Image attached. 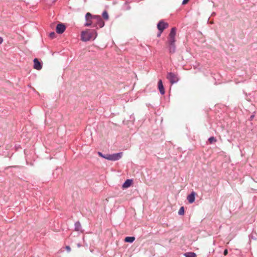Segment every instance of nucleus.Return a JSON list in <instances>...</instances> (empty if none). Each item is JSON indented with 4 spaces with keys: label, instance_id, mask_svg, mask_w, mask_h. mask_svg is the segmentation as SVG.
Listing matches in <instances>:
<instances>
[{
    "label": "nucleus",
    "instance_id": "20e7f679",
    "mask_svg": "<svg viewBox=\"0 0 257 257\" xmlns=\"http://www.w3.org/2000/svg\"><path fill=\"white\" fill-rule=\"evenodd\" d=\"M85 19L86 21V23L84 24L85 26H92L93 24L94 23V15L88 12L85 15Z\"/></svg>",
    "mask_w": 257,
    "mask_h": 257
},
{
    "label": "nucleus",
    "instance_id": "aec40b11",
    "mask_svg": "<svg viewBox=\"0 0 257 257\" xmlns=\"http://www.w3.org/2000/svg\"><path fill=\"white\" fill-rule=\"evenodd\" d=\"M56 37V34L54 32H52L49 34V37L54 39Z\"/></svg>",
    "mask_w": 257,
    "mask_h": 257
},
{
    "label": "nucleus",
    "instance_id": "2f4dec72",
    "mask_svg": "<svg viewBox=\"0 0 257 257\" xmlns=\"http://www.w3.org/2000/svg\"><path fill=\"white\" fill-rule=\"evenodd\" d=\"M216 15V13L215 12H213L211 14V16H215Z\"/></svg>",
    "mask_w": 257,
    "mask_h": 257
},
{
    "label": "nucleus",
    "instance_id": "6e6552de",
    "mask_svg": "<svg viewBox=\"0 0 257 257\" xmlns=\"http://www.w3.org/2000/svg\"><path fill=\"white\" fill-rule=\"evenodd\" d=\"M176 34V29L175 27L171 28L170 32L169 35L168 41H175V36Z\"/></svg>",
    "mask_w": 257,
    "mask_h": 257
},
{
    "label": "nucleus",
    "instance_id": "5701e85b",
    "mask_svg": "<svg viewBox=\"0 0 257 257\" xmlns=\"http://www.w3.org/2000/svg\"><path fill=\"white\" fill-rule=\"evenodd\" d=\"M255 235H256V234L251 233L249 235V238H251V239L255 240L256 239Z\"/></svg>",
    "mask_w": 257,
    "mask_h": 257
},
{
    "label": "nucleus",
    "instance_id": "393cba45",
    "mask_svg": "<svg viewBox=\"0 0 257 257\" xmlns=\"http://www.w3.org/2000/svg\"><path fill=\"white\" fill-rule=\"evenodd\" d=\"M98 155H99V156L102 157L103 158V157H104V154H102L101 152H98Z\"/></svg>",
    "mask_w": 257,
    "mask_h": 257
},
{
    "label": "nucleus",
    "instance_id": "423d86ee",
    "mask_svg": "<svg viewBox=\"0 0 257 257\" xmlns=\"http://www.w3.org/2000/svg\"><path fill=\"white\" fill-rule=\"evenodd\" d=\"M168 26V24L164 22L163 20L160 21L157 24V28L161 33H162Z\"/></svg>",
    "mask_w": 257,
    "mask_h": 257
},
{
    "label": "nucleus",
    "instance_id": "39448f33",
    "mask_svg": "<svg viewBox=\"0 0 257 257\" xmlns=\"http://www.w3.org/2000/svg\"><path fill=\"white\" fill-rule=\"evenodd\" d=\"M175 41H168V47L169 53L174 54L176 51Z\"/></svg>",
    "mask_w": 257,
    "mask_h": 257
},
{
    "label": "nucleus",
    "instance_id": "c85d7f7f",
    "mask_svg": "<svg viewBox=\"0 0 257 257\" xmlns=\"http://www.w3.org/2000/svg\"><path fill=\"white\" fill-rule=\"evenodd\" d=\"M162 33H161L160 31H159V33L157 34V37H159L161 36Z\"/></svg>",
    "mask_w": 257,
    "mask_h": 257
},
{
    "label": "nucleus",
    "instance_id": "72a5a7b5",
    "mask_svg": "<svg viewBox=\"0 0 257 257\" xmlns=\"http://www.w3.org/2000/svg\"><path fill=\"white\" fill-rule=\"evenodd\" d=\"M57 0H53V2L54 3Z\"/></svg>",
    "mask_w": 257,
    "mask_h": 257
},
{
    "label": "nucleus",
    "instance_id": "a211bd4d",
    "mask_svg": "<svg viewBox=\"0 0 257 257\" xmlns=\"http://www.w3.org/2000/svg\"><path fill=\"white\" fill-rule=\"evenodd\" d=\"M208 141L210 144H212L217 141L216 138L214 137H211L208 139Z\"/></svg>",
    "mask_w": 257,
    "mask_h": 257
},
{
    "label": "nucleus",
    "instance_id": "a878e982",
    "mask_svg": "<svg viewBox=\"0 0 257 257\" xmlns=\"http://www.w3.org/2000/svg\"><path fill=\"white\" fill-rule=\"evenodd\" d=\"M189 0H183V2L182 3V5H185L187 4Z\"/></svg>",
    "mask_w": 257,
    "mask_h": 257
},
{
    "label": "nucleus",
    "instance_id": "7c9ffc66",
    "mask_svg": "<svg viewBox=\"0 0 257 257\" xmlns=\"http://www.w3.org/2000/svg\"><path fill=\"white\" fill-rule=\"evenodd\" d=\"M130 9H131V7H130V6H128L127 7L126 10H130Z\"/></svg>",
    "mask_w": 257,
    "mask_h": 257
},
{
    "label": "nucleus",
    "instance_id": "7ed1b4c3",
    "mask_svg": "<svg viewBox=\"0 0 257 257\" xmlns=\"http://www.w3.org/2000/svg\"><path fill=\"white\" fill-rule=\"evenodd\" d=\"M167 78L168 79L171 84L176 83L179 80V78L177 74H176L174 73L171 72H168L167 73Z\"/></svg>",
    "mask_w": 257,
    "mask_h": 257
},
{
    "label": "nucleus",
    "instance_id": "412c9836",
    "mask_svg": "<svg viewBox=\"0 0 257 257\" xmlns=\"http://www.w3.org/2000/svg\"><path fill=\"white\" fill-rule=\"evenodd\" d=\"M62 169L61 168H57L55 170V171L53 173V175H55V174H59L61 173Z\"/></svg>",
    "mask_w": 257,
    "mask_h": 257
},
{
    "label": "nucleus",
    "instance_id": "bb28decb",
    "mask_svg": "<svg viewBox=\"0 0 257 257\" xmlns=\"http://www.w3.org/2000/svg\"><path fill=\"white\" fill-rule=\"evenodd\" d=\"M228 253V250L227 249H225L223 251V254L224 255H226Z\"/></svg>",
    "mask_w": 257,
    "mask_h": 257
},
{
    "label": "nucleus",
    "instance_id": "6ab92c4d",
    "mask_svg": "<svg viewBox=\"0 0 257 257\" xmlns=\"http://www.w3.org/2000/svg\"><path fill=\"white\" fill-rule=\"evenodd\" d=\"M184 208L183 206H182L180 208V209L178 211V214L180 215H184Z\"/></svg>",
    "mask_w": 257,
    "mask_h": 257
},
{
    "label": "nucleus",
    "instance_id": "0eeeda50",
    "mask_svg": "<svg viewBox=\"0 0 257 257\" xmlns=\"http://www.w3.org/2000/svg\"><path fill=\"white\" fill-rule=\"evenodd\" d=\"M65 30H66V26L64 24L60 23L57 25L56 28V31L58 34H62L65 31Z\"/></svg>",
    "mask_w": 257,
    "mask_h": 257
},
{
    "label": "nucleus",
    "instance_id": "f257e3e1",
    "mask_svg": "<svg viewBox=\"0 0 257 257\" xmlns=\"http://www.w3.org/2000/svg\"><path fill=\"white\" fill-rule=\"evenodd\" d=\"M97 36V33L95 29H86L81 32V38L82 41L87 42L90 40H94Z\"/></svg>",
    "mask_w": 257,
    "mask_h": 257
},
{
    "label": "nucleus",
    "instance_id": "c756f323",
    "mask_svg": "<svg viewBox=\"0 0 257 257\" xmlns=\"http://www.w3.org/2000/svg\"><path fill=\"white\" fill-rule=\"evenodd\" d=\"M77 246H78V247H81V244L80 243H77Z\"/></svg>",
    "mask_w": 257,
    "mask_h": 257
},
{
    "label": "nucleus",
    "instance_id": "ddd939ff",
    "mask_svg": "<svg viewBox=\"0 0 257 257\" xmlns=\"http://www.w3.org/2000/svg\"><path fill=\"white\" fill-rule=\"evenodd\" d=\"M133 183V180L132 179H127L122 184V187L123 188H127L130 187Z\"/></svg>",
    "mask_w": 257,
    "mask_h": 257
},
{
    "label": "nucleus",
    "instance_id": "2eb2a0df",
    "mask_svg": "<svg viewBox=\"0 0 257 257\" xmlns=\"http://www.w3.org/2000/svg\"><path fill=\"white\" fill-rule=\"evenodd\" d=\"M135 240L134 236H127L124 238V241L126 242L132 243Z\"/></svg>",
    "mask_w": 257,
    "mask_h": 257
},
{
    "label": "nucleus",
    "instance_id": "4be33fe9",
    "mask_svg": "<svg viewBox=\"0 0 257 257\" xmlns=\"http://www.w3.org/2000/svg\"><path fill=\"white\" fill-rule=\"evenodd\" d=\"M103 158L110 161V154H104V157Z\"/></svg>",
    "mask_w": 257,
    "mask_h": 257
},
{
    "label": "nucleus",
    "instance_id": "9b49d317",
    "mask_svg": "<svg viewBox=\"0 0 257 257\" xmlns=\"http://www.w3.org/2000/svg\"><path fill=\"white\" fill-rule=\"evenodd\" d=\"M196 193L194 191L191 192L187 197V199L190 204L193 203L195 200Z\"/></svg>",
    "mask_w": 257,
    "mask_h": 257
},
{
    "label": "nucleus",
    "instance_id": "4468645a",
    "mask_svg": "<svg viewBox=\"0 0 257 257\" xmlns=\"http://www.w3.org/2000/svg\"><path fill=\"white\" fill-rule=\"evenodd\" d=\"M74 226H75V231H80V230L81 229V225L80 222L79 221H76L75 223Z\"/></svg>",
    "mask_w": 257,
    "mask_h": 257
},
{
    "label": "nucleus",
    "instance_id": "b1692460",
    "mask_svg": "<svg viewBox=\"0 0 257 257\" xmlns=\"http://www.w3.org/2000/svg\"><path fill=\"white\" fill-rule=\"evenodd\" d=\"M65 248L68 252L71 251V247L69 245L66 246Z\"/></svg>",
    "mask_w": 257,
    "mask_h": 257
},
{
    "label": "nucleus",
    "instance_id": "9d476101",
    "mask_svg": "<svg viewBox=\"0 0 257 257\" xmlns=\"http://www.w3.org/2000/svg\"><path fill=\"white\" fill-rule=\"evenodd\" d=\"M34 61V69L40 70L42 68V63L37 58H35Z\"/></svg>",
    "mask_w": 257,
    "mask_h": 257
},
{
    "label": "nucleus",
    "instance_id": "f8f14e48",
    "mask_svg": "<svg viewBox=\"0 0 257 257\" xmlns=\"http://www.w3.org/2000/svg\"><path fill=\"white\" fill-rule=\"evenodd\" d=\"M158 89L161 94L163 95L165 94V89L163 84V82L161 79H159L158 83Z\"/></svg>",
    "mask_w": 257,
    "mask_h": 257
},
{
    "label": "nucleus",
    "instance_id": "f03ea898",
    "mask_svg": "<svg viewBox=\"0 0 257 257\" xmlns=\"http://www.w3.org/2000/svg\"><path fill=\"white\" fill-rule=\"evenodd\" d=\"M104 26V22L99 15H94V23L92 27L98 29L102 28Z\"/></svg>",
    "mask_w": 257,
    "mask_h": 257
},
{
    "label": "nucleus",
    "instance_id": "cd10ccee",
    "mask_svg": "<svg viewBox=\"0 0 257 257\" xmlns=\"http://www.w3.org/2000/svg\"><path fill=\"white\" fill-rule=\"evenodd\" d=\"M3 42V39L2 37H0V44H1Z\"/></svg>",
    "mask_w": 257,
    "mask_h": 257
},
{
    "label": "nucleus",
    "instance_id": "f3484780",
    "mask_svg": "<svg viewBox=\"0 0 257 257\" xmlns=\"http://www.w3.org/2000/svg\"><path fill=\"white\" fill-rule=\"evenodd\" d=\"M102 17L104 19L107 20L109 19V16L106 11H104L102 14Z\"/></svg>",
    "mask_w": 257,
    "mask_h": 257
},
{
    "label": "nucleus",
    "instance_id": "1a4fd4ad",
    "mask_svg": "<svg viewBox=\"0 0 257 257\" xmlns=\"http://www.w3.org/2000/svg\"><path fill=\"white\" fill-rule=\"evenodd\" d=\"M122 156V152L110 154V161H115L119 160Z\"/></svg>",
    "mask_w": 257,
    "mask_h": 257
},
{
    "label": "nucleus",
    "instance_id": "dca6fc26",
    "mask_svg": "<svg viewBox=\"0 0 257 257\" xmlns=\"http://www.w3.org/2000/svg\"><path fill=\"white\" fill-rule=\"evenodd\" d=\"M185 257H196V254L193 252H188L184 254Z\"/></svg>",
    "mask_w": 257,
    "mask_h": 257
},
{
    "label": "nucleus",
    "instance_id": "473e14b6",
    "mask_svg": "<svg viewBox=\"0 0 257 257\" xmlns=\"http://www.w3.org/2000/svg\"><path fill=\"white\" fill-rule=\"evenodd\" d=\"M12 167H16V166H10L9 168H12Z\"/></svg>",
    "mask_w": 257,
    "mask_h": 257
}]
</instances>
